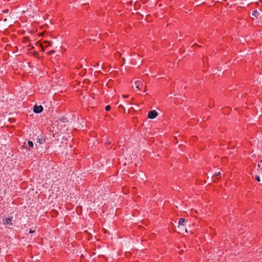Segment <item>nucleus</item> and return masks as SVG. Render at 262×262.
<instances>
[{"mask_svg":"<svg viewBox=\"0 0 262 262\" xmlns=\"http://www.w3.org/2000/svg\"><path fill=\"white\" fill-rule=\"evenodd\" d=\"M46 143L45 138H38L35 143V146L38 149H42L43 147L42 146V144H44Z\"/></svg>","mask_w":262,"mask_h":262,"instance_id":"obj_1","label":"nucleus"},{"mask_svg":"<svg viewBox=\"0 0 262 262\" xmlns=\"http://www.w3.org/2000/svg\"><path fill=\"white\" fill-rule=\"evenodd\" d=\"M158 116V113L156 110L150 111L148 114V117L150 119H155Z\"/></svg>","mask_w":262,"mask_h":262,"instance_id":"obj_2","label":"nucleus"},{"mask_svg":"<svg viewBox=\"0 0 262 262\" xmlns=\"http://www.w3.org/2000/svg\"><path fill=\"white\" fill-rule=\"evenodd\" d=\"M43 111V107L42 105H35L34 106V107H33V112L35 113H40L41 112H42Z\"/></svg>","mask_w":262,"mask_h":262,"instance_id":"obj_3","label":"nucleus"},{"mask_svg":"<svg viewBox=\"0 0 262 262\" xmlns=\"http://www.w3.org/2000/svg\"><path fill=\"white\" fill-rule=\"evenodd\" d=\"M178 227L180 228L181 226L183 227L185 225V220L184 218H180L179 222H178Z\"/></svg>","mask_w":262,"mask_h":262,"instance_id":"obj_4","label":"nucleus"},{"mask_svg":"<svg viewBox=\"0 0 262 262\" xmlns=\"http://www.w3.org/2000/svg\"><path fill=\"white\" fill-rule=\"evenodd\" d=\"M135 85L137 89L140 90L143 86V84L140 81H136L135 82Z\"/></svg>","mask_w":262,"mask_h":262,"instance_id":"obj_5","label":"nucleus"},{"mask_svg":"<svg viewBox=\"0 0 262 262\" xmlns=\"http://www.w3.org/2000/svg\"><path fill=\"white\" fill-rule=\"evenodd\" d=\"M12 221H13L12 217H8L5 220V221L4 222V224L12 225H13Z\"/></svg>","mask_w":262,"mask_h":262,"instance_id":"obj_6","label":"nucleus"},{"mask_svg":"<svg viewBox=\"0 0 262 262\" xmlns=\"http://www.w3.org/2000/svg\"><path fill=\"white\" fill-rule=\"evenodd\" d=\"M252 15L257 18L260 15V13L257 10H253L252 12Z\"/></svg>","mask_w":262,"mask_h":262,"instance_id":"obj_7","label":"nucleus"},{"mask_svg":"<svg viewBox=\"0 0 262 262\" xmlns=\"http://www.w3.org/2000/svg\"><path fill=\"white\" fill-rule=\"evenodd\" d=\"M221 172H218L215 173L214 176L217 177V179H220L221 178Z\"/></svg>","mask_w":262,"mask_h":262,"instance_id":"obj_8","label":"nucleus"},{"mask_svg":"<svg viewBox=\"0 0 262 262\" xmlns=\"http://www.w3.org/2000/svg\"><path fill=\"white\" fill-rule=\"evenodd\" d=\"M28 145L29 146V147H33V143L32 141H28Z\"/></svg>","mask_w":262,"mask_h":262,"instance_id":"obj_9","label":"nucleus"},{"mask_svg":"<svg viewBox=\"0 0 262 262\" xmlns=\"http://www.w3.org/2000/svg\"><path fill=\"white\" fill-rule=\"evenodd\" d=\"M105 110L106 111H110L111 110V106L110 105H106L105 106Z\"/></svg>","mask_w":262,"mask_h":262,"instance_id":"obj_10","label":"nucleus"},{"mask_svg":"<svg viewBox=\"0 0 262 262\" xmlns=\"http://www.w3.org/2000/svg\"><path fill=\"white\" fill-rule=\"evenodd\" d=\"M255 179L258 182H260V177H259V176H256Z\"/></svg>","mask_w":262,"mask_h":262,"instance_id":"obj_11","label":"nucleus"},{"mask_svg":"<svg viewBox=\"0 0 262 262\" xmlns=\"http://www.w3.org/2000/svg\"><path fill=\"white\" fill-rule=\"evenodd\" d=\"M54 53H55L54 50H51V51H50L48 53V54H50V55H51V54H54Z\"/></svg>","mask_w":262,"mask_h":262,"instance_id":"obj_12","label":"nucleus"},{"mask_svg":"<svg viewBox=\"0 0 262 262\" xmlns=\"http://www.w3.org/2000/svg\"><path fill=\"white\" fill-rule=\"evenodd\" d=\"M34 230H32V229H30V230H29V233H34Z\"/></svg>","mask_w":262,"mask_h":262,"instance_id":"obj_13","label":"nucleus"},{"mask_svg":"<svg viewBox=\"0 0 262 262\" xmlns=\"http://www.w3.org/2000/svg\"><path fill=\"white\" fill-rule=\"evenodd\" d=\"M122 97L124 98L128 97V95H122Z\"/></svg>","mask_w":262,"mask_h":262,"instance_id":"obj_14","label":"nucleus"},{"mask_svg":"<svg viewBox=\"0 0 262 262\" xmlns=\"http://www.w3.org/2000/svg\"><path fill=\"white\" fill-rule=\"evenodd\" d=\"M3 12L4 13H7L8 12V10H4Z\"/></svg>","mask_w":262,"mask_h":262,"instance_id":"obj_15","label":"nucleus"},{"mask_svg":"<svg viewBox=\"0 0 262 262\" xmlns=\"http://www.w3.org/2000/svg\"><path fill=\"white\" fill-rule=\"evenodd\" d=\"M119 107H123V106H122V105H119Z\"/></svg>","mask_w":262,"mask_h":262,"instance_id":"obj_16","label":"nucleus"},{"mask_svg":"<svg viewBox=\"0 0 262 262\" xmlns=\"http://www.w3.org/2000/svg\"><path fill=\"white\" fill-rule=\"evenodd\" d=\"M185 231L186 232H187V230L186 229H185Z\"/></svg>","mask_w":262,"mask_h":262,"instance_id":"obj_17","label":"nucleus"},{"mask_svg":"<svg viewBox=\"0 0 262 262\" xmlns=\"http://www.w3.org/2000/svg\"><path fill=\"white\" fill-rule=\"evenodd\" d=\"M259 2H260V3H262V0H259Z\"/></svg>","mask_w":262,"mask_h":262,"instance_id":"obj_18","label":"nucleus"},{"mask_svg":"<svg viewBox=\"0 0 262 262\" xmlns=\"http://www.w3.org/2000/svg\"><path fill=\"white\" fill-rule=\"evenodd\" d=\"M260 171L261 172V173H262V169H260Z\"/></svg>","mask_w":262,"mask_h":262,"instance_id":"obj_19","label":"nucleus"}]
</instances>
